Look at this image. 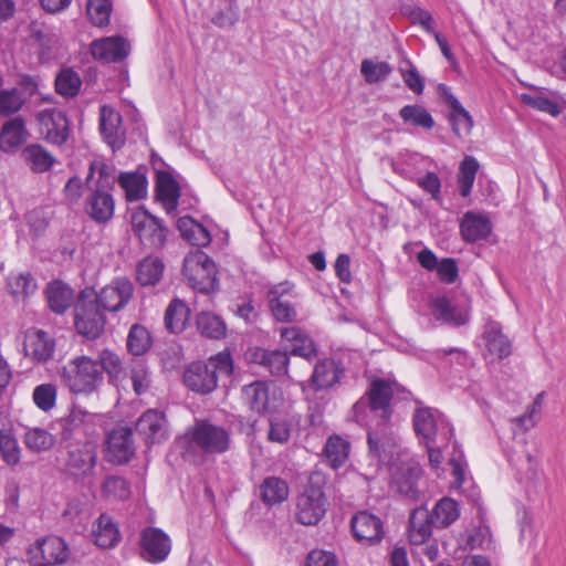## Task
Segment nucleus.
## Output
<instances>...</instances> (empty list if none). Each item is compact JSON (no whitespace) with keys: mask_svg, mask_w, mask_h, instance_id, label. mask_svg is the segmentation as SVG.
I'll use <instances>...</instances> for the list:
<instances>
[{"mask_svg":"<svg viewBox=\"0 0 566 566\" xmlns=\"http://www.w3.org/2000/svg\"><path fill=\"white\" fill-rule=\"evenodd\" d=\"M30 566H59L70 557L66 543L59 536H46L36 539L27 549Z\"/></svg>","mask_w":566,"mask_h":566,"instance_id":"9","label":"nucleus"},{"mask_svg":"<svg viewBox=\"0 0 566 566\" xmlns=\"http://www.w3.org/2000/svg\"><path fill=\"white\" fill-rule=\"evenodd\" d=\"M233 364L229 353H219L210 357L207 363L195 361L184 374L186 386L192 391L208 394L216 389L220 375L230 376Z\"/></svg>","mask_w":566,"mask_h":566,"instance_id":"3","label":"nucleus"},{"mask_svg":"<svg viewBox=\"0 0 566 566\" xmlns=\"http://www.w3.org/2000/svg\"><path fill=\"white\" fill-rule=\"evenodd\" d=\"M135 452L133 433L129 428L114 429L106 441V459L114 464H123L130 460Z\"/></svg>","mask_w":566,"mask_h":566,"instance_id":"20","label":"nucleus"},{"mask_svg":"<svg viewBox=\"0 0 566 566\" xmlns=\"http://www.w3.org/2000/svg\"><path fill=\"white\" fill-rule=\"evenodd\" d=\"M243 396L250 408L258 413L275 410L282 398L273 384L264 381H254L245 386Z\"/></svg>","mask_w":566,"mask_h":566,"instance_id":"16","label":"nucleus"},{"mask_svg":"<svg viewBox=\"0 0 566 566\" xmlns=\"http://www.w3.org/2000/svg\"><path fill=\"white\" fill-rule=\"evenodd\" d=\"M136 432L147 444L161 443L168 439V424L163 411L146 410L137 420Z\"/></svg>","mask_w":566,"mask_h":566,"instance_id":"18","label":"nucleus"},{"mask_svg":"<svg viewBox=\"0 0 566 566\" xmlns=\"http://www.w3.org/2000/svg\"><path fill=\"white\" fill-rule=\"evenodd\" d=\"M150 345L151 337L149 332L139 324L133 325L127 337L129 352L135 356H140L149 349Z\"/></svg>","mask_w":566,"mask_h":566,"instance_id":"52","label":"nucleus"},{"mask_svg":"<svg viewBox=\"0 0 566 566\" xmlns=\"http://www.w3.org/2000/svg\"><path fill=\"white\" fill-rule=\"evenodd\" d=\"M391 71L392 67L387 62L364 60L360 64V72L369 84L386 80Z\"/></svg>","mask_w":566,"mask_h":566,"instance_id":"55","label":"nucleus"},{"mask_svg":"<svg viewBox=\"0 0 566 566\" xmlns=\"http://www.w3.org/2000/svg\"><path fill=\"white\" fill-rule=\"evenodd\" d=\"M543 397L544 392L538 394L532 405L527 407L525 413L512 419V422L522 431H527L536 426L542 411Z\"/></svg>","mask_w":566,"mask_h":566,"instance_id":"54","label":"nucleus"},{"mask_svg":"<svg viewBox=\"0 0 566 566\" xmlns=\"http://www.w3.org/2000/svg\"><path fill=\"white\" fill-rule=\"evenodd\" d=\"M491 230L492 224L489 218L473 211L465 212L460 223L462 238L470 243L486 239Z\"/></svg>","mask_w":566,"mask_h":566,"instance_id":"27","label":"nucleus"},{"mask_svg":"<svg viewBox=\"0 0 566 566\" xmlns=\"http://www.w3.org/2000/svg\"><path fill=\"white\" fill-rule=\"evenodd\" d=\"M91 193L86 198L85 210L97 223L108 222L113 214L115 202L111 189L87 187Z\"/></svg>","mask_w":566,"mask_h":566,"instance_id":"23","label":"nucleus"},{"mask_svg":"<svg viewBox=\"0 0 566 566\" xmlns=\"http://www.w3.org/2000/svg\"><path fill=\"white\" fill-rule=\"evenodd\" d=\"M62 378L66 387L76 395L93 394L104 379L99 363L87 356L69 360L63 367Z\"/></svg>","mask_w":566,"mask_h":566,"instance_id":"4","label":"nucleus"},{"mask_svg":"<svg viewBox=\"0 0 566 566\" xmlns=\"http://www.w3.org/2000/svg\"><path fill=\"white\" fill-rule=\"evenodd\" d=\"M249 358L265 366L273 375L287 374L289 357L284 352L255 348L250 353Z\"/></svg>","mask_w":566,"mask_h":566,"instance_id":"34","label":"nucleus"},{"mask_svg":"<svg viewBox=\"0 0 566 566\" xmlns=\"http://www.w3.org/2000/svg\"><path fill=\"white\" fill-rule=\"evenodd\" d=\"M343 368L334 359L324 358L318 360L310 378V386L314 390L328 389L339 382L343 376Z\"/></svg>","mask_w":566,"mask_h":566,"instance_id":"25","label":"nucleus"},{"mask_svg":"<svg viewBox=\"0 0 566 566\" xmlns=\"http://www.w3.org/2000/svg\"><path fill=\"white\" fill-rule=\"evenodd\" d=\"M97 361L102 367V373L105 370L109 377H117L123 370L119 356L111 350H103Z\"/></svg>","mask_w":566,"mask_h":566,"instance_id":"62","label":"nucleus"},{"mask_svg":"<svg viewBox=\"0 0 566 566\" xmlns=\"http://www.w3.org/2000/svg\"><path fill=\"white\" fill-rule=\"evenodd\" d=\"M521 101L525 105H527L534 109L547 113L554 117L558 116L562 112L560 107L558 106V104L555 101H553L542 94H536V95L521 94Z\"/></svg>","mask_w":566,"mask_h":566,"instance_id":"57","label":"nucleus"},{"mask_svg":"<svg viewBox=\"0 0 566 566\" xmlns=\"http://www.w3.org/2000/svg\"><path fill=\"white\" fill-rule=\"evenodd\" d=\"M95 544L101 548H113L120 541L117 524L107 514H101L92 531Z\"/></svg>","mask_w":566,"mask_h":566,"instance_id":"32","label":"nucleus"},{"mask_svg":"<svg viewBox=\"0 0 566 566\" xmlns=\"http://www.w3.org/2000/svg\"><path fill=\"white\" fill-rule=\"evenodd\" d=\"M74 318H103L104 310L99 305V293L94 287L83 289L74 303Z\"/></svg>","mask_w":566,"mask_h":566,"instance_id":"33","label":"nucleus"},{"mask_svg":"<svg viewBox=\"0 0 566 566\" xmlns=\"http://www.w3.org/2000/svg\"><path fill=\"white\" fill-rule=\"evenodd\" d=\"M82 86V80L77 72L72 69H63L56 75L55 90L56 93L65 98L75 97Z\"/></svg>","mask_w":566,"mask_h":566,"instance_id":"44","label":"nucleus"},{"mask_svg":"<svg viewBox=\"0 0 566 566\" xmlns=\"http://www.w3.org/2000/svg\"><path fill=\"white\" fill-rule=\"evenodd\" d=\"M33 401L43 411L51 410L56 401V388L52 384H42L33 390Z\"/></svg>","mask_w":566,"mask_h":566,"instance_id":"58","label":"nucleus"},{"mask_svg":"<svg viewBox=\"0 0 566 566\" xmlns=\"http://www.w3.org/2000/svg\"><path fill=\"white\" fill-rule=\"evenodd\" d=\"M111 12V0H87L86 13L94 25L101 28L107 25L109 23Z\"/></svg>","mask_w":566,"mask_h":566,"instance_id":"53","label":"nucleus"},{"mask_svg":"<svg viewBox=\"0 0 566 566\" xmlns=\"http://www.w3.org/2000/svg\"><path fill=\"white\" fill-rule=\"evenodd\" d=\"M298 420L295 416H277L270 420L268 438L271 442L284 444L286 443Z\"/></svg>","mask_w":566,"mask_h":566,"instance_id":"42","label":"nucleus"},{"mask_svg":"<svg viewBox=\"0 0 566 566\" xmlns=\"http://www.w3.org/2000/svg\"><path fill=\"white\" fill-rule=\"evenodd\" d=\"M405 454L398 443L397 452L392 460L385 461L379 458L370 457L377 461L379 467H388L391 475V488L398 493L409 497L417 499L419 494L418 481L421 476V469L403 459Z\"/></svg>","mask_w":566,"mask_h":566,"instance_id":"5","label":"nucleus"},{"mask_svg":"<svg viewBox=\"0 0 566 566\" xmlns=\"http://www.w3.org/2000/svg\"><path fill=\"white\" fill-rule=\"evenodd\" d=\"M349 453V443L338 436L331 437L325 446V454L334 469L342 467Z\"/></svg>","mask_w":566,"mask_h":566,"instance_id":"49","label":"nucleus"},{"mask_svg":"<svg viewBox=\"0 0 566 566\" xmlns=\"http://www.w3.org/2000/svg\"><path fill=\"white\" fill-rule=\"evenodd\" d=\"M338 560L335 554L323 549L312 551L307 557L305 566H337Z\"/></svg>","mask_w":566,"mask_h":566,"instance_id":"64","label":"nucleus"},{"mask_svg":"<svg viewBox=\"0 0 566 566\" xmlns=\"http://www.w3.org/2000/svg\"><path fill=\"white\" fill-rule=\"evenodd\" d=\"M139 547L144 560L158 564L168 558L172 543L170 536L161 528L147 526L140 532Z\"/></svg>","mask_w":566,"mask_h":566,"instance_id":"11","label":"nucleus"},{"mask_svg":"<svg viewBox=\"0 0 566 566\" xmlns=\"http://www.w3.org/2000/svg\"><path fill=\"white\" fill-rule=\"evenodd\" d=\"M24 350L33 359L46 361L54 353V342L43 331H31L25 335Z\"/></svg>","mask_w":566,"mask_h":566,"instance_id":"30","label":"nucleus"},{"mask_svg":"<svg viewBox=\"0 0 566 566\" xmlns=\"http://www.w3.org/2000/svg\"><path fill=\"white\" fill-rule=\"evenodd\" d=\"M165 265L163 261L155 256H147L143 259L136 269L137 281L143 286L156 285L164 273Z\"/></svg>","mask_w":566,"mask_h":566,"instance_id":"38","label":"nucleus"},{"mask_svg":"<svg viewBox=\"0 0 566 566\" xmlns=\"http://www.w3.org/2000/svg\"><path fill=\"white\" fill-rule=\"evenodd\" d=\"M289 493L287 483L277 476H269L260 485V496L269 506L286 501Z\"/></svg>","mask_w":566,"mask_h":566,"instance_id":"37","label":"nucleus"},{"mask_svg":"<svg viewBox=\"0 0 566 566\" xmlns=\"http://www.w3.org/2000/svg\"><path fill=\"white\" fill-rule=\"evenodd\" d=\"M130 379L133 384L134 391L137 395H142L145 392L149 385L150 379L148 375V370L145 364L140 360H135L130 366Z\"/></svg>","mask_w":566,"mask_h":566,"instance_id":"60","label":"nucleus"},{"mask_svg":"<svg viewBox=\"0 0 566 566\" xmlns=\"http://www.w3.org/2000/svg\"><path fill=\"white\" fill-rule=\"evenodd\" d=\"M134 293L133 283L125 277L115 279L99 292V305L105 312H118L129 302Z\"/></svg>","mask_w":566,"mask_h":566,"instance_id":"19","label":"nucleus"},{"mask_svg":"<svg viewBox=\"0 0 566 566\" xmlns=\"http://www.w3.org/2000/svg\"><path fill=\"white\" fill-rule=\"evenodd\" d=\"M95 419L96 415L91 413L80 407H74L63 420L64 433L69 432L71 436L73 432L81 430L84 433H88L94 428Z\"/></svg>","mask_w":566,"mask_h":566,"instance_id":"43","label":"nucleus"},{"mask_svg":"<svg viewBox=\"0 0 566 566\" xmlns=\"http://www.w3.org/2000/svg\"><path fill=\"white\" fill-rule=\"evenodd\" d=\"M39 130L44 139L53 145H63L70 135L69 120L64 112L45 108L36 114Z\"/></svg>","mask_w":566,"mask_h":566,"instance_id":"14","label":"nucleus"},{"mask_svg":"<svg viewBox=\"0 0 566 566\" xmlns=\"http://www.w3.org/2000/svg\"><path fill=\"white\" fill-rule=\"evenodd\" d=\"M431 307L436 313L440 314L442 318H463V314L457 312L455 305L446 295H437L432 297Z\"/></svg>","mask_w":566,"mask_h":566,"instance_id":"61","label":"nucleus"},{"mask_svg":"<svg viewBox=\"0 0 566 566\" xmlns=\"http://www.w3.org/2000/svg\"><path fill=\"white\" fill-rule=\"evenodd\" d=\"M399 116L405 123L413 126L431 129L434 126V119L431 114L420 105H406L399 111Z\"/></svg>","mask_w":566,"mask_h":566,"instance_id":"47","label":"nucleus"},{"mask_svg":"<svg viewBox=\"0 0 566 566\" xmlns=\"http://www.w3.org/2000/svg\"><path fill=\"white\" fill-rule=\"evenodd\" d=\"M446 103L451 108L449 120L453 133L462 138L471 133L473 119L468 111L463 108L458 98L444 85L441 86Z\"/></svg>","mask_w":566,"mask_h":566,"instance_id":"26","label":"nucleus"},{"mask_svg":"<svg viewBox=\"0 0 566 566\" xmlns=\"http://www.w3.org/2000/svg\"><path fill=\"white\" fill-rule=\"evenodd\" d=\"M156 191L167 212L176 210L180 196L179 187L172 176L166 171L157 174Z\"/></svg>","mask_w":566,"mask_h":566,"instance_id":"35","label":"nucleus"},{"mask_svg":"<svg viewBox=\"0 0 566 566\" xmlns=\"http://www.w3.org/2000/svg\"><path fill=\"white\" fill-rule=\"evenodd\" d=\"M392 386L374 379L368 392L352 408L350 419L367 428L369 457L390 461L398 448V437L390 424Z\"/></svg>","mask_w":566,"mask_h":566,"instance_id":"1","label":"nucleus"},{"mask_svg":"<svg viewBox=\"0 0 566 566\" xmlns=\"http://www.w3.org/2000/svg\"><path fill=\"white\" fill-rule=\"evenodd\" d=\"M0 454L9 465H15L21 460V448L10 429L0 430Z\"/></svg>","mask_w":566,"mask_h":566,"instance_id":"48","label":"nucleus"},{"mask_svg":"<svg viewBox=\"0 0 566 566\" xmlns=\"http://www.w3.org/2000/svg\"><path fill=\"white\" fill-rule=\"evenodd\" d=\"M176 447L186 461L201 463L206 457L228 451L230 434L223 427L198 421L176 441Z\"/></svg>","mask_w":566,"mask_h":566,"instance_id":"2","label":"nucleus"},{"mask_svg":"<svg viewBox=\"0 0 566 566\" xmlns=\"http://www.w3.org/2000/svg\"><path fill=\"white\" fill-rule=\"evenodd\" d=\"M115 182V168L103 161H93L86 177V186L93 188L112 189Z\"/></svg>","mask_w":566,"mask_h":566,"instance_id":"39","label":"nucleus"},{"mask_svg":"<svg viewBox=\"0 0 566 566\" xmlns=\"http://www.w3.org/2000/svg\"><path fill=\"white\" fill-rule=\"evenodd\" d=\"M350 530L355 539L364 546L377 545L385 536L381 518L366 510L352 516Z\"/></svg>","mask_w":566,"mask_h":566,"instance_id":"13","label":"nucleus"},{"mask_svg":"<svg viewBox=\"0 0 566 566\" xmlns=\"http://www.w3.org/2000/svg\"><path fill=\"white\" fill-rule=\"evenodd\" d=\"M120 187L129 201L142 199L146 195V179L134 172H123L118 177Z\"/></svg>","mask_w":566,"mask_h":566,"instance_id":"46","label":"nucleus"},{"mask_svg":"<svg viewBox=\"0 0 566 566\" xmlns=\"http://www.w3.org/2000/svg\"><path fill=\"white\" fill-rule=\"evenodd\" d=\"M479 347L489 364L501 361L512 354L511 340L503 334L501 326L492 321L485 324Z\"/></svg>","mask_w":566,"mask_h":566,"instance_id":"12","label":"nucleus"},{"mask_svg":"<svg viewBox=\"0 0 566 566\" xmlns=\"http://www.w3.org/2000/svg\"><path fill=\"white\" fill-rule=\"evenodd\" d=\"M25 122L21 116L6 122L0 132V150L11 151L19 148L28 139Z\"/></svg>","mask_w":566,"mask_h":566,"instance_id":"29","label":"nucleus"},{"mask_svg":"<svg viewBox=\"0 0 566 566\" xmlns=\"http://www.w3.org/2000/svg\"><path fill=\"white\" fill-rule=\"evenodd\" d=\"M49 307L56 315H62L75 303L73 289L61 280H53L45 289Z\"/></svg>","mask_w":566,"mask_h":566,"instance_id":"28","label":"nucleus"},{"mask_svg":"<svg viewBox=\"0 0 566 566\" xmlns=\"http://www.w3.org/2000/svg\"><path fill=\"white\" fill-rule=\"evenodd\" d=\"M76 332L87 340L98 338L104 332V321H74Z\"/></svg>","mask_w":566,"mask_h":566,"instance_id":"63","label":"nucleus"},{"mask_svg":"<svg viewBox=\"0 0 566 566\" xmlns=\"http://www.w3.org/2000/svg\"><path fill=\"white\" fill-rule=\"evenodd\" d=\"M460 516L458 503L451 497H442L439 500L430 514L432 523L436 527L444 528L451 525Z\"/></svg>","mask_w":566,"mask_h":566,"instance_id":"40","label":"nucleus"},{"mask_svg":"<svg viewBox=\"0 0 566 566\" xmlns=\"http://www.w3.org/2000/svg\"><path fill=\"white\" fill-rule=\"evenodd\" d=\"M97 463V452L93 444L85 443L69 451L66 472L75 480L84 481L93 475Z\"/></svg>","mask_w":566,"mask_h":566,"instance_id":"17","label":"nucleus"},{"mask_svg":"<svg viewBox=\"0 0 566 566\" xmlns=\"http://www.w3.org/2000/svg\"><path fill=\"white\" fill-rule=\"evenodd\" d=\"M130 224L134 234L144 247L158 249L165 244L167 238L166 227L144 207H139L132 212Z\"/></svg>","mask_w":566,"mask_h":566,"instance_id":"10","label":"nucleus"},{"mask_svg":"<svg viewBox=\"0 0 566 566\" xmlns=\"http://www.w3.org/2000/svg\"><path fill=\"white\" fill-rule=\"evenodd\" d=\"M479 167L480 165L473 156H465L461 161L458 186L462 197H468L471 193Z\"/></svg>","mask_w":566,"mask_h":566,"instance_id":"45","label":"nucleus"},{"mask_svg":"<svg viewBox=\"0 0 566 566\" xmlns=\"http://www.w3.org/2000/svg\"><path fill=\"white\" fill-rule=\"evenodd\" d=\"M54 437L41 428H31L24 434V443L32 452H44L54 446Z\"/></svg>","mask_w":566,"mask_h":566,"instance_id":"50","label":"nucleus"},{"mask_svg":"<svg viewBox=\"0 0 566 566\" xmlns=\"http://www.w3.org/2000/svg\"><path fill=\"white\" fill-rule=\"evenodd\" d=\"M22 157L33 172H45L52 168L55 158L40 144H30L22 150Z\"/></svg>","mask_w":566,"mask_h":566,"instance_id":"36","label":"nucleus"},{"mask_svg":"<svg viewBox=\"0 0 566 566\" xmlns=\"http://www.w3.org/2000/svg\"><path fill=\"white\" fill-rule=\"evenodd\" d=\"M327 506L322 486L311 480L296 497L295 518L303 525H316L324 517Z\"/></svg>","mask_w":566,"mask_h":566,"instance_id":"8","label":"nucleus"},{"mask_svg":"<svg viewBox=\"0 0 566 566\" xmlns=\"http://www.w3.org/2000/svg\"><path fill=\"white\" fill-rule=\"evenodd\" d=\"M99 129L104 140L117 150L125 144V128L122 115L112 106L103 105L99 111Z\"/></svg>","mask_w":566,"mask_h":566,"instance_id":"21","label":"nucleus"},{"mask_svg":"<svg viewBox=\"0 0 566 566\" xmlns=\"http://www.w3.org/2000/svg\"><path fill=\"white\" fill-rule=\"evenodd\" d=\"M182 274L189 285L198 292L209 293L217 286L216 264L198 248L185 256Z\"/></svg>","mask_w":566,"mask_h":566,"instance_id":"6","label":"nucleus"},{"mask_svg":"<svg viewBox=\"0 0 566 566\" xmlns=\"http://www.w3.org/2000/svg\"><path fill=\"white\" fill-rule=\"evenodd\" d=\"M432 518L430 513L424 507L415 509L410 515L408 536L413 545H421L426 543L432 532Z\"/></svg>","mask_w":566,"mask_h":566,"instance_id":"31","label":"nucleus"},{"mask_svg":"<svg viewBox=\"0 0 566 566\" xmlns=\"http://www.w3.org/2000/svg\"><path fill=\"white\" fill-rule=\"evenodd\" d=\"M7 287L10 294L17 300H25L38 290L36 280L32 274L11 273L7 279Z\"/></svg>","mask_w":566,"mask_h":566,"instance_id":"41","label":"nucleus"},{"mask_svg":"<svg viewBox=\"0 0 566 566\" xmlns=\"http://www.w3.org/2000/svg\"><path fill=\"white\" fill-rule=\"evenodd\" d=\"M517 474L521 481L535 482L538 478V460L531 453H525L516 461Z\"/></svg>","mask_w":566,"mask_h":566,"instance_id":"59","label":"nucleus"},{"mask_svg":"<svg viewBox=\"0 0 566 566\" xmlns=\"http://www.w3.org/2000/svg\"><path fill=\"white\" fill-rule=\"evenodd\" d=\"M102 494L108 500L124 501L130 496V486L129 483L120 476H107L102 484Z\"/></svg>","mask_w":566,"mask_h":566,"instance_id":"51","label":"nucleus"},{"mask_svg":"<svg viewBox=\"0 0 566 566\" xmlns=\"http://www.w3.org/2000/svg\"><path fill=\"white\" fill-rule=\"evenodd\" d=\"M268 301L274 318H295L297 315V294L289 281L271 286Z\"/></svg>","mask_w":566,"mask_h":566,"instance_id":"15","label":"nucleus"},{"mask_svg":"<svg viewBox=\"0 0 566 566\" xmlns=\"http://www.w3.org/2000/svg\"><path fill=\"white\" fill-rule=\"evenodd\" d=\"M129 51V43L122 36L103 38L91 43L93 57L107 63L123 61L128 56Z\"/></svg>","mask_w":566,"mask_h":566,"instance_id":"22","label":"nucleus"},{"mask_svg":"<svg viewBox=\"0 0 566 566\" xmlns=\"http://www.w3.org/2000/svg\"><path fill=\"white\" fill-rule=\"evenodd\" d=\"M413 428L421 443L451 441L453 428L437 409L418 407L412 417Z\"/></svg>","mask_w":566,"mask_h":566,"instance_id":"7","label":"nucleus"},{"mask_svg":"<svg viewBox=\"0 0 566 566\" xmlns=\"http://www.w3.org/2000/svg\"><path fill=\"white\" fill-rule=\"evenodd\" d=\"M23 94L17 90H3L0 92V116H10L18 113L24 105Z\"/></svg>","mask_w":566,"mask_h":566,"instance_id":"56","label":"nucleus"},{"mask_svg":"<svg viewBox=\"0 0 566 566\" xmlns=\"http://www.w3.org/2000/svg\"><path fill=\"white\" fill-rule=\"evenodd\" d=\"M281 337L284 346L290 348L291 354L294 356L311 360L317 354V348L313 339L300 327L282 328Z\"/></svg>","mask_w":566,"mask_h":566,"instance_id":"24","label":"nucleus"}]
</instances>
